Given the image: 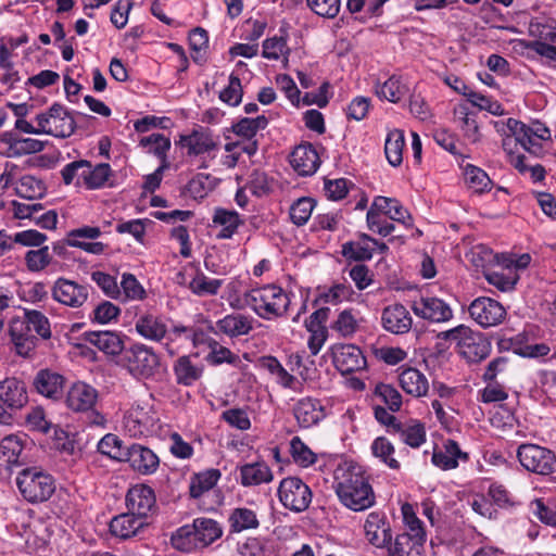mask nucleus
I'll list each match as a JSON object with an SVG mask.
<instances>
[{
  "label": "nucleus",
  "instance_id": "nucleus-1",
  "mask_svg": "<svg viewBox=\"0 0 556 556\" xmlns=\"http://www.w3.org/2000/svg\"><path fill=\"white\" fill-rule=\"evenodd\" d=\"M334 489L340 502L354 511L375 504V493L362 466L353 463L340 465L334 471Z\"/></svg>",
  "mask_w": 556,
  "mask_h": 556
},
{
  "label": "nucleus",
  "instance_id": "nucleus-2",
  "mask_svg": "<svg viewBox=\"0 0 556 556\" xmlns=\"http://www.w3.org/2000/svg\"><path fill=\"white\" fill-rule=\"evenodd\" d=\"M242 300L244 305L265 320L283 316L290 305L288 293L277 285H266L247 291Z\"/></svg>",
  "mask_w": 556,
  "mask_h": 556
},
{
  "label": "nucleus",
  "instance_id": "nucleus-3",
  "mask_svg": "<svg viewBox=\"0 0 556 556\" xmlns=\"http://www.w3.org/2000/svg\"><path fill=\"white\" fill-rule=\"evenodd\" d=\"M438 338L454 342L458 353L466 358L468 363H479L485 359L491 353L490 341L481 332L473 331L465 325L442 331L438 334Z\"/></svg>",
  "mask_w": 556,
  "mask_h": 556
},
{
  "label": "nucleus",
  "instance_id": "nucleus-4",
  "mask_svg": "<svg viewBox=\"0 0 556 556\" xmlns=\"http://www.w3.org/2000/svg\"><path fill=\"white\" fill-rule=\"evenodd\" d=\"M16 485L23 498L31 504L48 501L55 491L53 477L36 467L20 471Z\"/></svg>",
  "mask_w": 556,
  "mask_h": 556
},
{
  "label": "nucleus",
  "instance_id": "nucleus-5",
  "mask_svg": "<svg viewBox=\"0 0 556 556\" xmlns=\"http://www.w3.org/2000/svg\"><path fill=\"white\" fill-rule=\"evenodd\" d=\"M122 363L135 378L148 379L156 372L160 358L152 348L136 343L124 350Z\"/></svg>",
  "mask_w": 556,
  "mask_h": 556
},
{
  "label": "nucleus",
  "instance_id": "nucleus-6",
  "mask_svg": "<svg viewBox=\"0 0 556 556\" xmlns=\"http://www.w3.org/2000/svg\"><path fill=\"white\" fill-rule=\"evenodd\" d=\"M99 393L96 388L85 382L74 383L66 396L68 408L74 412L89 413V424L103 427L106 422L105 417L94 409Z\"/></svg>",
  "mask_w": 556,
  "mask_h": 556
},
{
  "label": "nucleus",
  "instance_id": "nucleus-7",
  "mask_svg": "<svg viewBox=\"0 0 556 556\" xmlns=\"http://www.w3.org/2000/svg\"><path fill=\"white\" fill-rule=\"evenodd\" d=\"M100 236L99 227L84 226L68 231L66 238L53 242L51 249L53 254L62 258H66L67 247L79 248L87 253L99 255L104 252L105 245L102 242H87L85 240H94Z\"/></svg>",
  "mask_w": 556,
  "mask_h": 556
},
{
  "label": "nucleus",
  "instance_id": "nucleus-8",
  "mask_svg": "<svg viewBox=\"0 0 556 556\" xmlns=\"http://www.w3.org/2000/svg\"><path fill=\"white\" fill-rule=\"evenodd\" d=\"M521 466L533 473L547 476L556 471V456L551 450L533 443H523L517 450Z\"/></svg>",
  "mask_w": 556,
  "mask_h": 556
},
{
  "label": "nucleus",
  "instance_id": "nucleus-9",
  "mask_svg": "<svg viewBox=\"0 0 556 556\" xmlns=\"http://www.w3.org/2000/svg\"><path fill=\"white\" fill-rule=\"evenodd\" d=\"M37 125L42 134L66 138L75 130V121L66 108L54 103L47 112L36 116Z\"/></svg>",
  "mask_w": 556,
  "mask_h": 556
},
{
  "label": "nucleus",
  "instance_id": "nucleus-10",
  "mask_svg": "<svg viewBox=\"0 0 556 556\" xmlns=\"http://www.w3.org/2000/svg\"><path fill=\"white\" fill-rule=\"evenodd\" d=\"M278 495L281 504L294 511L305 510L312 502L311 489L299 478H285L279 485Z\"/></svg>",
  "mask_w": 556,
  "mask_h": 556
},
{
  "label": "nucleus",
  "instance_id": "nucleus-11",
  "mask_svg": "<svg viewBox=\"0 0 556 556\" xmlns=\"http://www.w3.org/2000/svg\"><path fill=\"white\" fill-rule=\"evenodd\" d=\"M470 317L482 328L495 327L502 324L506 317L505 307L496 300L480 296L471 302L468 307Z\"/></svg>",
  "mask_w": 556,
  "mask_h": 556
},
{
  "label": "nucleus",
  "instance_id": "nucleus-12",
  "mask_svg": "<svg viewBox=\"0 0 556 556\" xmlns=\"http://www.w3.org/2000/svg\"><path fill=\"white\" fill-rule=\"evenodd\" d=\"M51 296L58 303L71 307H81L89 298L88 286L60 277L51 287Z\"/></svg>",
  "mask_w": 556,
  "mask_h": 556
},
{
  "label": "nucleus",
  "instance_id": "nucleus-13",
  "mask_svg": "<svg viewBox=\"0 0 556 556\" xmlns=\"http://www.w3.org/2000/svg\"><path fill=\"white\" fill-rule=\"evenodd\" d=\"M414 314L431 323H444L453 317V311L447 303L435 296H419L412 301Z\"/></svg>",
  "mask_w": 556,
  "mask_h": 556
},
{
  "label": "nucleus",
  "instance_id": "nucleus-14",
  "mask_svg": "<svg viewBox=\"0 0 556 556\" xmlns=\"http://www.w3.org/2000/svg\"><path fill=\"white\" fill-rule=\"evenodd\" d=\"M332 362L342 374L349 375L366 368V358L362 350L354 344H339L332 348Z\"/></svg>",
  "mask_w": 556,
  "mask_h": 556
},
{
  "label": "nucleus",
  "instance_id": "nucleus-15",
  "mask_svg": "<svg viewBox=\"0 0 556 556\" xmlns=\"http://www.w3.org/2000/svg\"><path fill=\"white\" fill-rule=\"evenodd\" d=\"M126 507L131 514L147 521L150 514L156 508L154 491L146 484L131 486L126 494Z\"/></svg>",
  "mask_w": 556,
  "mask_h": 556
},
{
  "label": "nucleus",
  "instance_id": "nucleus-16",
  "mask_svg": "<svg viewBox=\"0 0 556 556\" xmlns=\"http://www.w3.org/2000/svg\"><path fill=\"white\" fill-rule=\"evenodd\" d=\"M0 402L8 410H20L28 403L26 383L15 377L0 381Z\"/></svg>",
  "mask_w": 556,
  "mask_h": 556
},
{
  "label": "nucleus",
  "instance_id": "nucleus-17",
  "mask_svg": "<svg viewBox=\"0 0 556 556\" xmlns=\"http://www.w3.org/2000/svg\"><path fill=\"white\" fill-rule=\"evenodd\" d=\"M122 462L129 463L130 467L141 475L154 473L160 465V459L152 450L136 443L127 447Z\"/></svg>",
  "mask_w": 556,
  "mask_h": 556
},
{
  "label": "nucleus",
  "instance_id": "nucleus-18",
  "mask_svg": "<svg viewBox=\"0 0 556 556\" xmlns=\"http://www.w3.org/2000/svg\"><path fill=\"white\" fill-rule=\"evenodd\" d=\"M124 425L131 437L148 435L155 426L154 413L151 407L132 406L125 416Z\"/></svg>",
  "mask_w": 556,
  "mask_h": 556
},
{
  "label": "nucleus",
  "instance_id": "nucleus-19",
  "mask_svg": "<svg viewBox=\"0 0 556 556\" xmlns=\"http://www.w3.org/2000/svg\"><path fill=\"white\" fill-rule=\"evenodd\" d=\"M293 415L302 428H309L321 421L326 414L320 401L313 397H303L293 406Z\"/></svg>",
  "mask_w": 556,
  "mask_h": 556
},
{
  "label": "nucleus",
  "instance_id": "nucleus-20",
  "mask_svg": "<svg viewBox=\"0 0 556 556\" xmlns=\"http://www.w3.org/2000/svg\"><path fill=\"white\" fill-rule=\"evenodd\" d=\"M290 164L301 176H311L319 167L320 160L317 151L309 143L298 146L290 155Z\"/></svg>",
  "mask_w": 556,
  "mask_h": 556
},
{
  "label": "nucleus",
  "instance_id": "nucleus-21",
  "mask_svg": "<svg viewBox=\"0 0 556 556\" xmlns=\"http://www.w3.org/2000/svg\"><path fill=\"white\" fill-rule=\"evenodd\" d=\"M381 321L387 331L395 334L408 332L413 324L409 312L402 304L387 306L382 311Z\"/></svg>",
  "mask_w": 556,
  "mask_h": 556
},
{
  "label": "nucleus",
  "instance_id": "nucleus-22",
  "mask_svg": "<svg viewBox=\"0 0 556 556\" xmlns=\"http://www.w3.org/2000/svg\"><path fill=\"white\" fill-rule=\"evenodd\" d=\"M364 530L368 542L376 547H384L391 541V529L380 513L372 511L367 516Z\"/></svg>",
  "mask_w": 556,
  "mask_h": 556
},
{
  "label": "nucleus",
  "instance_id": "nucleus-23",
  "mask_svg": "<svg viewBox=\"0 0 556 556\" xmlns=\"http://www.w3.org/2000/svg\"><path fill=\"white\" fill-rule=\"evenodd\" d=\"M35 390L52 400H58L63 394L64 377L50 369H40L33 381Z\"/></svg>",
  "mask_w": 556,
  "mask_h": 556
},
{
  "label": "nucleus",
  "instance_id": "nucleus-24",
  "mask_svg": "<svg viewBox=\"0 0 556 556\" xmlns=\"http://www.w3.org/2000/svg\"><path fill=\"white\" fill-rule=\"evenodd\" d=\"M179 143L188 149L189 155H200L216 149L217 143L206 128L194 129L191 134L180 136Z\"/></svg>",
  "mask_w": 556,
  "mask_h": 556
},
{
  "label": "nucleus",
  "instance_id": "nucleus-25",
  "mask_svg": "<svg viewBox=\"0 0 556 556\" xmlns=\"http://www.w3.org/2000/svg\"><path fill=\"white\" fill-rule=\"evenodd\" d=\"M147 525L148 521L127 510L111 520L110 531L114 536L127 540L135 536Z\"/></svg>",
  "mask_w": 556,
  "mask_h": 556
},
{
  "label": "nucleus",
  "instance_id": "nucleus-26",
  "mask_svg": "<svg viewBox=\"0 0 556 556\" xmlns=\"http://www.w3.org/2000/svg\"><path fill=\"white\" fill-rule=\"evenodd\" d=\"M425 542L426 539L418 534H397L393 543L389 542V556H421Z\"/></svg>",
  "mask_w": 556,
  "mask_h": 556
},
{
  "label": "nucleus",
  "instance_id": "nucleus-27",
  "mask_svg": "<svg viewBox=\"0 0 556 556\" xmlns=\"http://www.w3.org/2000/svg\"><path fill=\"white\" fill-rule=\"evenodd\" d=\"M241 225H243V219L238 212L224 207H216L214 210L212 226L220 228V231L217 233L218 239L232 238Z\"/></svg>",
  "mask_w": 556,
  "mask_h": 556
},
{
  "label": "nucleus",
  "instance_id": "nucleus-28",
  "mask_svg": "<svg viewBox=\"0 0 556 556\" xmlns=\"http://www.w3.org/2000/svg\"><path fill=\"white\" fill-rule=\"evenodd\" d=\"M85 339L108 355H118L125 350L122 337L114 331H89Z\"/></svg>",
  "mask_w": 556,
  "mask_h": 556
},
{
  "label": "nucleus",
  "instance_id": "nucleus-29",
  "mask_svg": "<svg viewBox=\"0 0 556 556\" xmlns=\"http://www.w3.org/2000/svg\"><path fill=\"white\" fill-rule=\"evenodd\" d=\"M401 388L409 395L415 397L425 396L429 390L427 377L416 368L407 367L402 369L399 375Z\"/></svg>",
  "mask_w": 556,
  "mask_h": 556
},
{
  "label": "nucleus",
  "instance_id": "nucleus-30",
  "mask_svg": "<svg viewBox=\"0 0 556 556\" xmlns=\"http://www.w3.org/2000/svg\"><path fill=\"white\" fill-rule=\"evenodd\" d=\"M494 127L501 135H506V130H508L515 142L520 143L527 151H531V147L538 144L532 139L530 126L518 119L508 118L506 122H495Z\"/></svg>",
  "mask_w": 556,
  "mask_h": 556
},
{
  "label": "nucleus",
  "instance_id": "nucleus-31",
  "mask_svg": "<svg viewBox=\"0 0 556 556\" xmlns=\"http://www.w3.org/2000/svg\"><path fill=\"white\" fill-rule=\"evenodd\" d=\"M135 328L141 337L152 341L162 340L167 331L164 321L153 314L139 316L136 320Z\"/></svg>",
  "mask_w": 556,
  "mask_h": 556
},
{
  "label": "nucleus",
  "instance_id": "nucleus-32",
  "mask_svg": "<svg viewBox=\"0 0 556 556\" xmlns=\"http://www.w3.org/2000/svg\"><path fill=\"white\" fill-rule=\"evenodd\" d=\"M378 241L368 235H361L357 240L345 242L342 245V255L348 260L367 261L372 257L374 248Z\"/></svg>",
  "mask_w": 556,
  "mask_h": 556
},
{
  "label": "nucleus",
  "instance_id": "nucleus-33",
  "mask_svg": "<svg viewBox=\"0 0 556 556\" xmlns=\"http://www.w3.org/2000/svg\"><path fill=\"white\" fill-rule=\"evenodd\" d=\"M173 371L178 384L190 387L202 377L203 366L193 364L189 356L184 355L177 358Z\"/></svg>",
  "mask_w": 556,
  "mask_h": 556
},
{
  "label": "nucleus",
  "instance_id": "nucleus-34",
  "mask_svg": "<svg viewBox=\"0 0 556 556\" xmlns=\"http://www.w3.org/2000/svg\"><path fill=\"white\" fill-rule=\"evenodd\" d=\"M273 480L270 468L263 462L240 467V482L244 486L258 485Z\"/></svg>",
  "mask_w": 556,
  "mask_h": 556
},
{
  "label": "nucleus",
  "instance_id": "nucleus-35",
  "mask_svg": "<svg viewBox=\"0 0 556 556\" xmlns=\"http://www.w3.org/2000/svg\"><path fill=\"white\" fill-rule=\"evenodd\" d=\"M217 329L229 336L239 337L252 330V319L242 314H229L216 323Z\"/></svg>",
  "mask_w": 556,
  "mask_h": 556
},
{
  "label": "nucleus",
  "instance_id": "nucleus-36",
  "mask_svg": "<svg viewBox=\"0 0 556 556\" xmlns=\"http://www.w3.org/2000/svg\"><path fill=\"white\" fill-rule=\"evenodd\" d=\"M467 454L462 452L455 441H447L444 445V451L434 452L432 455V463L443 469H454L458 466V462L466 460Z\"/></svg>",
  "mask_w": 556,
  "mask_h": 556
},
{
  "label": "nucleus",
  "instance_id": "nucleus-37",
  "mask_svg": "<svg viewBox=\"0 0 556 556\" xmlns=\"http://www.w3.org/2000/svg\"><path fill=\"white\" fill-rule=\"evenodd\" d=\"M394 434H397L405 444L417 448L426 441V431L422 424L417 420L395 425Z\"/></svg>",
  "mask_w": 556,
  "mask_h": 556
},
{
  "label": "nucleus",
  "instance_id": "nucleus-38",
  "mask_svg": "<svg viewBox=\"0 0 556 556\" xmlns=\"http://www.w3.org/2000/svg\"><path fill=\"white\" fill-rule=\"evenodd\" d=\"M10 334L16 353L23 357H29L37 345L38 339L24 330V324L14 323L11 326Z\"/></svg>",
  "mask_w": 556,
  "mask_h": 556
},
{
  "label": "nucleus",
  "instance_id": "nucleus-39",
  "mask_svg": "<svg viewBox=\"0 0 556 556\" xmlns=\"http://www.w3.org/2000/svg\"><path fill=\"white\" fill-rule=\"evenodd\" d=\"M170 540L173 546L181 552L189 553L202 548V546L199 544V539L193 522L177 529L175 533H173Z\"/></svg>",
  "mask_w": 556,
  "mask_h": 556
},
{
  "label": "nucleus",
  "instance_id": "nucleus-40",
  "mask_svg": "<svg viewBox=\"0 0 556 556\" xmlns=\"http://www.w3.org/2000/svg\"><path fill=\"white\" fill-rule=\"evenodd\" d=\"M220 479L218 469H207L195 473L190 481L189 492L191 497L199 498L205 492L212 490Z\"/></svg>",
  "mask_w": 556,
  "mask_h": 556
},
{
  "label": "nucleus",
  "instance_id": "nucleus-41",
  "mask_svg": "<svg viewBox=\"0 0 556 556\" xmlns=\"http://www.w3.org/2000/svg\"><path fill=\"white\" fill-rule=\"evenodd\" d=\"M405 146L404 132L400 129L391 130L386 139L384 154L390 165L396 167L402 164Z\"/></svg>",
  "mask_w": 556,
  "mask_h": 556
},
{
  "label": "nucleus",
  "instance_id": "nucleus-42",
  "mask_svg": "<svg viewBox=\"0 0 556 556\" xmlns=\"http://www.w3.org/2000/svg\"><path fill=\"white\" fill-rule=\"evenodd\" d=\"M16 324H24V330L31 333L35 331L42 339L51 337V329L49 319L39 311L25 309L24 320Z\"/></svg>",
  "mask_w": 556,
  "mask_h": 556
},
{
  "label": "nucleus",
  "instance_id": "nucleus-43",
  "mask_svg": "<svg viewBox=\"0 0 556 556\" xmlns=\"http://www.w3.org/2000/svg\"><path fill=\"white\" fill-rule=\"evenodd\" d=\"M228 521L232 532L256 529L260 526L255 511L245 507L235 508L229 515Z\"/></svg>",
  "mask_w": 556,
  "mask_h": 556
},
{
  "label": "nucleus",
  "instance_id": "nucleus-44",
  "mask_svg": "<svg viewBox=\"0 0 556 556\" xmlns=\"http://www.w3.org/2000/svg\"><path fill=\"white\" fill-rule=\"evenodd\" d=\"M408 91L405 84L402 83L400 77L391 76L383 84L376 85V94L380 99H386L390 102H399Z\"/></svg>",
  "mask_w": 556,
  "mask_h": 556
},
{
  "label": "nucleus",
  "instance_id": "nucleus-45",
  "mask_svg": "<svg viewBox=\"0 0 556 556\" xmlns=\"http://www.w3.org/2000/svg\"><path fill=\"white\" fill-rule=\"evenodd\" d=\"M199 544L202 548L208 546L222 535V529L218 523L210 518H197L193 520Z\"/></svg>",
  "mask_w": 556,
  "mask_h": 556
},
{
  "label": "nucleus",
  "instance_id": "nucleus-46",
  "mask_svg": "<svg viewBox=\"0 0 556 556\" xmlns=\"http://www.w3.org/2000/svg\"><path fill=\"white\" fill-rule=\"evenodd\" d=\"M222 286V279L208 278L203 273H198L188 285L191 292L198 296L216 295Z\"/></svg>",
  "mask_w": 556,
  "mask_h": 556
},
{
  "label": "nucleus",
  "instance_id": "nucleus-47",
  "mask_svg": "<svg viewBox=\"0 0 556 556\" xmlns=\"http://www.w3.org/2000/svg\"><path fill=\"white\" fill-rule=\"evenodd\" d=\"M374 208H377L378 212L388 215L391 219L401 223H405V219L409 217L407 210L403 207L397 200L391 198H375Z\"/></svg>",
  "mask_w": 556,
  "mask_h": 556
},
{
  "label": "nucleus",
  "instance_id": "nucleus-48",
  "mask_svg": "<svg viewBox=\"0 0 556 556\" xmlns=\"http://www.w3.org/2000/svg\"><path fill=\"white\" fill-rule=\"evenodd\" d=\"M53 263L49 247L28 250L25 254V264L29 271L39 273Z\"/></svg>",
  "mask_w": 556,
  "mask_h": 556
},
{
  "label": "nucleus",
  "instance_id": "nucleus-49",
  "mask_svg": "<svg viewBox=\"0 0 556 556\" xmlns=\"http://www.w3.org/2000/svg\"><path fill=\"white\" fill-rule=\"evenodd\" d=\"M361 318L353 309H343L338 315V318L332 324V329L337 331L341 337H352L359 327Z\"/></svg>",
  "mask_w": 556,
  "mask_h": 556
},
{
  "label": "nucleus",
  "instance_id": "nucleus-50",
  "mask_svg": "<svg viewBox=\"0 0 556 556\" xmlns=\"http://www.w3.org/2000/svg\"><path fill=\"white\" fill-rule=\"evenodd\" d=\"M464 175L466 184L473 192L482 193L491 189L492 181L483 169L468 164Z\"/></svg>",
  "mask_w": 556,
  "mask_h": 556
},
{
  "label": "nucleus",
  "instance_id": "nucleus-51",
  "mask_svg": "<svg viewBox=\"0 0 556 556\" xmlns=\"http://www.w3.org/2000/svg\"><path fill=\"white\" fill-rule=\"evenodd\" d=\"M518 279L519 275L509 265L502 271H491L486 275L488 282L503 292L511 291Z\"/></svg>",
  "mask_w": 556,
  "mask_h": 556
},
{
  "label": "nucleus",
  "instance_id": "nucleus-52",
  "mask_svg": "<svg viewBox=\"0 0 556 556\" xmlns=\"http://www.w3.org/2000/svg\"><path fill=\"white\" fill-rule=\"evenodd\" d=\"M315 207V200L309 197L298 199L290 207V219L296 226L305 225Z\"/></svg>",
  "mask_w": 556,
  "mask_h": 556
},
{
  "label": "nucleus",
  "instance_id": "nucleus-53",
  "mask_svg": "<svg viewBox=\"0 0 556 556\" xmlns=\"http://www.w3.org/2000/svg\"><path fill=\"white\" fill-rule=\"evenodd\" d=\"M98 451L112 459L122 462L125 458L127 447L115 434L108 433L99 441Z\"/></svg>",
  "mask_w": 556,
  "mask_h": 556
},
{
  "label": "nucleus",
  "instance_id": "nucleus-54",
  "mask_svg": "<svg viewBox=\"0 0 556 556\" xmlns=\"http://www.w3.org/2000/svg\"><path fill=\"white\" fill-rule=\"evenodd\" d=\"M455 118L458 121L465 136L476 142L479 139V127L473 115L466 105H459L454 110Z\"/></svg>",
  "mask_w": 556,
  "mask_h": 556
},
{
  "label": "nucleus",
  "instance_id": "nucleus-55",
  "mask_svg": "<svg viewBox=\"0 0 556 556\" xmlns=\"http://www.w3.org/2000/svg\"><path fill=\"white\" fill-rule=\"evenodd\" d=\"M111 175V167L106 163L98 164L91 168L88 162V167H85L84 182L89 189H98L105 185Z\"/></svg>",
  "mask_w": 556,
  "mask_h": 556
},
{
  "label": "nucleus",
  "instance_id": "nucleus-56",
  "mask_svg": "<svg viewBox=\"0 0 556 556\" xmlns=\"http://www.w3.org/2000/svg\"><path fill=\"white\" fill-rule=\"evenodd\" d=\"M371 451L374 456L380 458L384 464H387L392 469H399L400 463L392 457L394 453V446L391 442L383 438H377L371 444Z\"/></svg>",
  "mask_w": 556,
  "mask_h": 556
},
{
  "label": "nucleus",
  "instance_id": "nucleus-57",
  "mask_svg": "<svg viewBox=\"0 0 556 556\" xmlns=\"http://www.w3.org/2000/svg\"><path fill=\"white\" fill-rule=\"evenodd\" d=\"M140 146L148 148L150 153L161 157L163 162L170 148V140L162 134H151L141 138Z\"/></svg>",
  "mask_w": 556,
  "mask_h": 556
},
{
  "label": "nucleus",
  "instance_id": "nucleus-58",
  "mask_svg": "<svg viewBox=\"0 0 556 556\" xmlns=\"http://www.w3.org/2000/svg\"><path fill=\"white\" fill-rule=\"evenodd\" d=\"M290 453L293 460L302 467H308L316 462L315 453L299 437L292 438Z\"/></svg>",
  "mask_w": 556,
  "mask_h": 556
},
{
  "label": "nucleus",
  "instance_id": "nucleus-59",
  "mask_svg": "<svg viewBox=\"0 0 556 556\" xmlns=\"http://www.w3.org/2000/svg\"><path fill=\"white\" fill-rule=\"evenodd\" d=\"M375 395L387 405L389 410H400L402 406V395L393 386L378 383L375 388Z\"/></svg>",
  "mask_w": 556,
  "mask_h": 556
},
{
  "label": "nucleus",
  "instance_id": "nucleus-60",
  "mask_svg": "<svg viewBox=\"0 0 556 556\" xmlns=\"http://www.w3.org/2000/svg\"><path fill=\"white\" fill-rule=\"evenodd\" d=\"M45 142L33 138H17L10 142V156L18 157L42 151Z\"/></svg>",
  "mask_w": 556,
  "mask_h": 556
},
{
  "label": "nucleus",
  "instance_id": "nucleus-61",
  "mask_svg": "<svg viewBox=\"0 0 556 556\" xmlns=\"http://www.w3.org/2000/svg\"><path fill=\"white\" fill-rule=\"evenodd\" d=\"M24 450L22 440L16 435H8L0 442V453L9 464L18 463L20 456Z\"/></svg>",
  "mask_w": 556,
  "mask_h": 556
},
{
  "label": "nucleus",
  "instance_id": "nucleus-62",
  "mask_svg": "<svg viewBox=\"0 0 556 556\" xmlns=\"http://www.w3.org/2000/svg\"><path fill=\"white\" fill-rule=\"evenodd\" d=\"M211 352L206 356V361L212 365H220L223 363L235 364L238 356L235 355L228 348L222 346L214 339L206 341Z\"/></svg>",
  "mask_w": 556,
  "mask_h": 556
},
{
  "label": "nucleus",
  "instance_id": "nucleus-63",
  "mask_svg": "<svg viewBox=\"0 0 556 556\" xmlns=\"http://www.w3.org/2000/svg\"><path fill=\"white\" fill-rule=\"evenodd\" d=\"M389 0H348L346 8L350 13H359L365 9L369 17L382 15V7Z\"/></svg>",
  "mask_w": 556,
  "mask_h": 556
},
{
  "label": "nucleus",
  "instance_id": "nucleus-64",
  "mask_svg": "<svg viewBox=\"0 0 556 556\" xmlns=\"http://www.w3.org/2000/svg\"><path fill=\"white\" fill-rule=\"evenodd\" d=\"M242 94L240 78L231 74L228 86L219 93V99L231 106H237L242 100Z\"/></svg>",
  "mask_w": 556,
  "mask_h": 556
}]
</instances>
